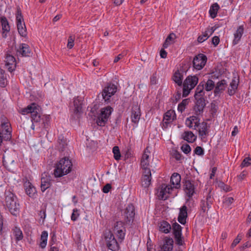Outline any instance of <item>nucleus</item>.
<instances>
[{
    "label": "nucleus",
    "instance_id": "obj_1",
    "mask_svg": "<svg viewBox=\"0 0 251 251\" xmlns=\"http://www.w3.org/2000/svg\"><path fill=\"white\" fill-rule=\"evenodd\" d=\"M11 214L17 216L20 211V204L15 195L10 190H6L4 192V204Z\"/></svg>",
    "mask_w": 251,
    "mask_h": 251
},
{
    "label": "nucleus",
    "instance_id": "obj_2",
    "mask_svg": "<svg viewBox=\"0 0 251 251\" xmlns=\"http://www.w3.org/2000/svg\"><path fill=\"white\" fill-rule=\"evenodd\" d=\"M73 164L71 160L65 157L55 164L53 174L55 177H60L67 175L72 171Z\"/></svg>",
    "mask_w": 251,
    "mask_h": 251
},
{
    "label": "nucleus",
    "instance_id": "obj_3",
    "mask_svg": "<svg viewBox=\"0 0 251 251\" xmlns=\"http://www.w3.org/2000/svg\"><path fill=\"white\" fill-rule=\"evenodd\" d=\"M40 107L35 103H32L27 106L26 108L22 109L21 113L25 115L30 113L32 124L31 128L34 130L36 126L39 127V123L41 122V115L39 113Z\"/></svg>",
    "mask_w": 251,
    "mask_h": 251
},
{
    "label": "nucleus",
    "instance_id": "obj_4",
    "mask_svg": "<svg viewBox=\"0 0 251 251\" xmlns=\"http://www.w3.org/2000/svg\"><path fill=\"white\" fill-rule=\"evenodd\" d=\"M104 244L106 248L112 251H118L120 249V241L115 238L113 233L110 231H105L103 233Z\"/></svg>",
    "mask_w": 251,
    "mask_h": 251
},
{
    "label": "nucleus",
    "instance_id": "obj_5",
    "mask_svg": "<svg viewBox=\"0 0 251 251\" xmlns=\"http://www.w3.org/2000/svg\"><path fill=\"white\" fill-rule=\"evenodd\" d=\"M199 78L197 75H189L186 77L183 83L182 97H187L197 84Z\"/></svg>",
    "mask_w": 251,
    "mask_h": 251
},
{
    "label": "nucleus",
    "instance_id": "obj_6",
    "mask_svg": "<svg viewBox=\"0 0 251 251\" xmlns=\"http://www.w3.org/2000/svg\"><path fill=\"white\" fill-rule=\"evenodd\" d=\"M16 20L17 29L19 34L22 37H25L27 36L26 28L21 10L19 6L17 8Z\"/></svg>",
    "mask_w": 251,
    "mask_h": 251
},
{
    "label": "nucleus",
    "instance_id": "obj_7",
    "mask_svg": "<svg viewBox=\"0 0 251 251\" xmlns=\"http://www.w3.org/2000/svg\"><path fill=\"white\" fill-rule=\"evenodd\" d=\"M1 126L2 128V132H0V136L2 140H10L11 138L12 128L8 120L4 116L1 117Z\"/></svg>",
    "mask_w": 251,
    "mask_h": 251
},
{
    "label": "nucleus",
    "instance_id": "obj_8",
    "mask_svg": "<svg viewBox=\"0 0 251 251\" xmlns=\"http://www.w3.org/2000/svg\"><path fill=\"white\" fill-rule=\"evenodd\" d=\"M126 232L125 224L122 221L117 222L113 228V233L116 235L119 241L122 242L125 239Z\"/></svg>",
    "mask_w": 251,
    "mask_h": 251
},
{
    "label": "nucleus",
    "instance_id": "obj_9",
    "mask_svg": "<svg viewBox=\"0 0 251 251\" xmlns=\"http://www.w3.org/2000/svg\"><path fill=\"white\" fill-rule=\"evenodd\" d=\"M113 109L111 107L108 106L101 109L100 114L98 118L97 123L98 126H104L108 121Z\"/></svg>",
    "mask_w": 251,
    "mask_h": 251
},
{
    "label": "nucleus",
    "instance_id": "obj_10",
    "mask_svg": "<svg viewBox=\"0 0 251 251\" xmlns=\"http://www.w3.org/2000/svg\"><path fill=\"white\" fill-rule=\"evenodd\" d=\"M134 211V207L132 204H129L124 210L122 216L126 223L129 224L133 221L135 216Z\"/></svg>",
    "mask_w": 251,
    "mask_h": 251
},
{
    "label": "nucleus",
    "instance_id": "obj_11",
    "mask_svg": "<svg viewBox=\"0 0 251 251\" xmlns=\"http://www.w3.org/2000/svg\"><path fill=\"white\" fill-rule=\"evenodd\" d=\"M214 198L211 194L210 191L206 196L203 197L201 201L200 207L201 208V211L202 213H205L211 208L212 204L213 203Z\"/></svg>",
    "mask_w": 251,
    "mask_h": 251
},
{
    "label": "nucleus",
    "instance_id": "obj_12",
    "mask_svg": "<svg viewBox=\"0 0 251 251\" xmlns=\"http://www.w3.org/2000/svg\"><path fill=\"white\" fill-rule=\"evenodd\" d=\"M117 87L116 85L109 83L104 88L102 92V97L105 101H109L110 98L117 92Z\"/></svg>",
    "mask_w": 251,
    "mask_h": 251
},
{
    "label": "nucleus",
    "instance_id": "obj_13",
    "mask_svg": "<svg viewBox=\"0 0 251 251\" xmlns=\"http://www.w3.org/2000/svg\"><path fill=\"white\" fill-rule=\"evenodd\" d=\"M3 165L9 171H12L13 169L16 166L15 155L10 154H5L3 156Z\"/></svg>",
    "mask_w": 251,
    "mask_h": 251
},
{
    "label": "nucleus",
    "instance_id": "obj_14",
    "mask_svg": "<svg viewBox=\"0 0 251 251\" xmlns=\"http://www.w3.org/2000/svg\"><path fill=\"white\" fill-rule=\"evenodd\" d=\"M172 227L176 243L179 246L182 245L183 241L182 239V227L177 223L173 224Z\"/></svg>",
    "mask_w": 251,
    "mask_h": 251
},
{
    "label": "nucleus",
    "instance_id": "obj_15",
    "mask_svg": "<svg viewBox=\"0 0 251 251\" xmlns=\"http://www.w3.org/2000/svg\"><path fill=\"white\" fill-rule=\"evenodd\" d=\"M206 61V55L203 54H199L193 59V67L196 70H201L205 66Z\"/></svg>",
    "mask_w": 251,
    "mask_h": 251
},
{
    "label": "nucleus",
    "instance_id": "obj_16",
    "mask_svg": "<svg viewBox=\"0 0 251 251\" xmlns=\"http://www.w3.org/2000/svg\"><path fill=\"white\" fill-rule=\"evenodd\" d=\"M196 103L195 106V111L196 115H199L202 114L203 112V109L206 105L205 100L203 97H199L198 95L195 97Z\"/></svg>",
    "mask_w": 251,
    "mask_h": 251
},
{
    "label": "nucleus",
    "instance_id": "obj_17",
    "mask_svg": "<svg viewBox=\"0 0 251 251\" xmlns=\"http://www.w3.org/2000/svg\"><path fill=\"white\" fill-rule=\"evenodd\" d=\"M195 186L194 183L189 180L184 182L183 189L189 199H190L195 193Z\"/></svg>",
    "mask_w": 251,
    "mask_h": 251
},
{
    "label": "nucleus",
    "instance_id": "obj_18",
    "mask_svg": "<svg viewBox=\"0 0 251 251\" xmlns=\"http://www.w3.org/2000/svg\"><path fill=\"white\" fill-rule=\"evenodd\" d=\"M17 51L20 54H21L22 56L24 57L31 56L32 54L29 45L25 43L20 44Z\"/></svg>",
    "mask_w": 251,
    "mask_h": 251
},
{
    "label": "nucleus",
    "instance_id": "obj_19",
    "mask_svg": "<svg viewBox=\"0 0 251 251\" xmlns=\"http://www.w3.org/2000/svg\"><path fill=\"white\" fill-rule=\"evenodd\" d=\"M5 55V65L7 67L8 71L11 72L15 69L16 59L12 55L9 53H7Z\"/></svg>",
    "mask_w": 251,
    "mask_h": 251
},
{
    "label": "nucleus",
    "instance_id": "obj_20",
    "mask_svg": "<svg viewBox=\"0 0 251 251\" xmlns=\"http://www.w3.org/2000/svg\"><path fill=\"white\" fill-rule=\"evenodd\" d=\"M141 116L140 108L137 105H134L132 107L131 119L132 122L137 124L138 123Z\"/></svg>",
    "mask_w": 251,
    "mask_h": 251
},
{
    "label": "nucleus",
    "instance_id": "obj_21",
    "mask_svg": "<svg viewBox=\"0 0 251 251\" xmlns=\"http://www.w3.org/2000/svg\"><path fill=\"white\" fill-rule=\"evenodd\" d=\"M51 179L50 176H47V174H44L42 175L41 179V189L44 192L48 188H50L51 186Z\"/></svg>",
    "mask_w": 251,
    "mask_h": 251
},
{
    "label": "nucleus",
    "instance_id": "obj_22",
    "mask_svg": "<svg viewBox=\"0 0 251 251\" xmlns=\"http://www.w3.org/2000/svg\"><path fill=\"white\" fill-rule=\"evenodd\" d=\"M216 28L217 27L215 26L211 27H209L207 28L205 32H203L201 35H200L198 37L197 39L199 43H202L205 41L210 35L213 33Z\"/></svg>",
    "mask_w": 251,
    "mask_h": 251
},
{
    "label": "nucleus",
    "instance_id": "obj_23",
    "mask_svg": "<svg viewBox=\"0 0 251 251\" xmlns=\"http://www.w3.org/2000/svg\"><path fill=\"white\" fill-rule=\"evenodd\" d=\"M0 21L2 26V36L3 38H5L7 37V34L10 31V26L9 23L4 16L1 17Z\"/></svg>",
    "mask_w": 251,
    "mask_h": 251
},
{
    "label": "nucleus",
    "instance_id": "obj_24",
    "mask_svg": "<svg viewBox=\"0 0 251 251\" xmlns=\"http://www.w3.org/2000/svg\"><path fill=\"white\" fill-rule=\"evenodd\" d=\"M26 194L31 198H34L36 195V188L29 182L26 181L24 184Z\"/></svg>",
    "mask_w": 251,
    "mask_h": 251
},
{
    "label": "nucleus",
    "instance_id": "obj_25",
    "mask_svg": "<svg viewBox=\"0 0 251 251\" xmlns=\"http://www.w3.org/2000/svg\"><path fill=\"white\" fill-rule=\"evenodd\" d=\"M227 84L225 79L221 80L216 83L215 85L214 93L215 96L222 93L226 89Z\"/></svg>",
    "mask_w": 251,
    "mask_h": 251
},
{
    "label": "nucleus",
    "instance_id": "obj_26",
    "mask_svg": "<svg viewBox=\"0 0 251 251\" xmlns=\"http://www.w3.org/2000/svg\"><path fill=\"white\" fill-rule=\"evenodd\" d=\"M239 78L235 77L232 79L227 90V93L229 96H233L236 93L239 84Z\"/></svg>",
    "mask_w": 251,
    "mask_h": 251
},
{
    "label": "nucleus",
    "instance_id": "obj_27",
    "mask_svg": "<svg viewBox=\"0 0 251 251\" xmlns=\"http://www.w3.org/2000/svg\"><path fill=\"white\" fill-rule=\"evenodd\" d=\"M187 207L186 205H183L179 210L178 217L177 218L178 221L182 225H185L186 223V220L187 218Z\"/></svg>",
    "mask_w": 251,
    "mask_h": 251
},
{
    "label": "nucleus",
    "instance_id": "obj_28",
    "mask_svg": "<svg viewBox=\"0 0 251 251\" xmlns=\"http://www.w3.org/2000/svg\"><path fill=\"white\" fill-rule=\"evenodd\" d=\"M174 241L172 238L166 237L164 244L161 247V251H172L173 248Z\"/></svg>",
    "mask_w": 251,
    "mask_h": 251
},
{
    "label": "nucleus",
    "instance_id": "obj_29",
    "mask_svg": "<svg viewBox=\"0 0 251 251\" xmlns=\"http://www.w3.org/2000/svg\"><path fill=\"white\" fill-rule=\"evenodd\" d=\"M181 176L177 173H174L171 177V183L173 188L178 189L180 187Z\"/></svg>",
    "mask_w": 251,
    "mask_h": 251
},
{
    "label": "nucleus",
    "instance_id": "obj_30",
    "mask_svg": "<svg viewBox=\"0 0 251 251\" xmlns=\"http://www.w3.org/2000/svg\"><path fill=\"white\" fill-rule=\"evenodd\" d=\"M176 118V114L174 110H170L164 114L163 121L166 125L172 122Z\"/></svg>",
    "mask_w": 251,
    "mask_h": 251
},
{
    "label": "nucleus",
    "instance_id": "obj_31",
    "mask_svg": "<svg viewBox=\"0 0 251 251\" xmlns=\"http://www.w3.org/2000/svg\"><path fill=\"white\" fill-rule=\"evenodd\" d=\"M244 32V27L243 25H240L239 26L235 33L234 34V38L233 40L232 44L233 45H235L240 40Z\"/></svg>",
    "mask_w": 251,
    "mask_h": 251
},
{
    "label": "nucleus",
    "instance_id": "obj_32",
    "mask_svg": "<svg viewBox=\"0 0 251 251\" xmlns=\"http://www.w3.org/2000/svg\"><path fill=\"white\" fill-rule=\"evenodd\" d=\"M182 138L189 143H193L197 139V136L191 131H185L182 135Z\"/></svg>",
    "mask_w": 251,
    "mask_h": 251
},
{
    "label": "nucleus",
    "instance_id": "obj_33",
    "mask_svg": "<svg viewBox=\"0 0 251 251\" xmlns=\"http://www.w3.org/2000/svg\"><path fill=\"white\" fill-rule=\"evenodd\" d=\"M147 149L145 151L141 159L140 165L142 169L149 168L150 165L149 160V155L147 153Z\"/></svg>",
    "mask_w": 251,
    "mask_h": 251
},
{
    "label": "nucleus",
    "instance_id": "obj_34",
    "mask_svg": "<svg viewBox=\"0 0 251 251\" xmlns=\"http://www.w3.org/2000/svg\"><path fill=\"white\" fill-rule=\"evenodd\" d=\"M159 229L162 232L168 233L171 229V226L167 222L163 221L159 224Z\"/></svg>",
    "mask_w": 251,
    "mask_h": 251
},
{
    "label": "nucleus",
    "instance_id": "obj_35",
    "mask_svg": "<svg viewBox=\"0 0 251 251\" xmlns=\"http://www.w3.org/2000/svg\"><path fill=\"white\" fill-rule=\"evenodd\" d=\"M81 100H79L78 97L75 98L74 100V112L75 114H78L81 112Z\"/></svg>",
    "mask_w": 251,
    "mask_h": 251
},
{
    "label": "nucleus",
    "instance_id": "obj_36",
    "mask_svg": "<svg viewBox=\"0 0 251 251\" xmlns=\"http://www.w3.org/2000/svg\"><path fill=\"white\" fill-rule=\"evenodd\" d=\"M173 79L178 86H181L182 84L183 75L178 70L176 71L173 76Z\"/></svg>",
    "mask_w": 251,
    "mask_h": 251
},
{
    "label": "nucleus",
    "instance_id": "obj_37",
    "mask_svg": "<svg viewBox=\"0 0 251 251\" xmlns=\"http://www.w3.org/2000/svg\"><path fill=\"white\" fill-rule=\"evenodd\" d=\"M50 120V115H44L42 118L41 117V122L39 123V128H47L49 126Z\"/></svg>",
    "mask_w": 251,
    "mask_h": 251
},
{
    "label": "nucleus",
    "instance_id": "obj_38",
    "mask_svg": "<svg viewBox=\"0 0 251 251\" xmlns=\"http://www.w3.org/2000/svg\"><path fill=\"white\" fill-rule=\"evenodd\" d=\"M7 84V81L5 71L0 68V87L4 88Z\"/></svg>",
    "mask_w": 251,
    "mask_h": 251
},
{
    "label": "nucleus",
    "instance_id": "obj_39",
    "mask_svg": "<svg viewBox=\"0 0 251 251\" xmlns=\"http://www.w3.org/2000/svg\"><path fill=\"white\" fill-rule=\"evenodd\" d=\"M219 9L220 6L217 3H215L210 6L209 13L212 18H215L216 17Z\"/></svg>",
    "mask_w": 251,
    "mask_h": 251
},
{
    "label": "nucleus",
    "instance_id": "obj_40",
    "mask_svg": "<svg viewBox=\"0 0 251 251\" xmlns=\"http://www.w3.org/2000/svg\"><path fill=\"white\" fill-rule=\"evenodd\" d=\"M48 233L47 231H43L41 235V242L40 246L41 248L44 249L46 247L47 243Z\"/></svg>",
    "mask_w": 251,
    "mask_h": 251
},
{
    "label": "nucleus",
    "instance_id": "obj_41",
    "mask_svg": "<svg viewBox=\"0 0 251 251\" xmlns=\"http://www.w3.org/2000/svg\"><path fill=\"white\" fill-rule=\"evenodd\" d=\"M166 188V184H162L161 185L160 189L158 192V197H159V199L165 200L169 197V196H166V193H165Z\"/></svg>",
    "mask_w": 251,
    "mask_h": 251
},
{
    "label": "nucleus",
    "instance_id": "obj_42",
    "mask_svg": "<svg viewBox=\"0 0 251 251\" xmlns=\"http://www.w3.org/2000/svg\"><path fill=\"white\" fill-rule=\"evenodd\" d=\"M151 176L142 175L141 178L142 186L145 188H148L151 183Z\"/></svg>",
    "mask_w": 251,
    "mask_h": 251
},
{
    "label": "nucleus",
    "instance_id": "obj_43",
    "mask_svg": "<svg viewBox=\"0 0 251 251\" xmlns=\"http://www.w3.org/2000/svg\"><path fill=\"white\" fill-rule=\"evenodd\" d=\"M176 38V35L175 34L172 33H170L169 36L167 37L166 39L163 46L164 48H167L169 45H170L171 44L173 43L174 42V40Z\"/></svg>",
    "mask_w": 251,
    "mask_h": 251
},
{
    "label": "nucleus",
    "instance_id": "obj_44",
    "mask_svg": "<svg viewBox=\"0 0 251 251\" xmlns=\"http://www.w3.org/2000/svg\"><path fill=\"white\" fill-rule=\"evenodd\" d=\"M204 89V82H201L196 88L194 97L197 95L199 97H203L204 95V92H203Z\"/></svg>",
    "mask_w": 251,
    "mask_h": 251
},
{
    "label": "nucleus",
    "instance_id": "obj_45",
    "mask_svg": "<svg viewBox=\"0 0 251 251\" xmlns=\"http://www.w3.org/2000/svg\"><path fill=\"white\" fill-rule=\"evenodd\" d=\"M207 123H202L199 130V135L201 137H205L207 134Z\"/></svg>",
    "mask_w": 251,
    "mask_h": 251
},
{
    "label": "nucleus",
    "instance_id": "obj_46",
    "mask_svg": "<svg viewBox=\"0 0 251 251\" xmlns=\"http://www.w3.org/2000/svg\"><path fill=\"white\" fill-rule=\"evenodd\" d=\"M204 89L206 91H210L215 87V82L211 79H208L206 82L204 83Z\"/></svg>",
    "mask_w": 251,
    "mask_h": 251
},
{
    "label": "nucleus",
    "instance_id": "obj_47",
    "mask_svg": "<svg viewBox=\"0 0 251 251\" xmlns=\"http://www.w3.org/2000/svg\"><path fill=\"white\" fill-rule=\"evenodd\" d=\"M14 235L17 241L21 240L23 238V234L22 231L20 228L15 227L13 229Z\"/></svg>",
    "mask_w": 251,
    "mask_h": 251
},
{
    "label": "nucleus",
    "instance_id": "obj_48",
    "mask_svg": "<svg viewBox=\"0 0 251 251\" xmlns=\"http://www.w3.org/2000/svg\"><path fill=\"white\" fill-rule=\"evenodd\" d=\"M112 151L114 154V158L116 160L120 159L121 155L118 146H115L113 148Z\"/></svg>",
    "mask_w": 251,
    "mask_h": 251
},
{
    "label": "nucleus",
    "instance_id": "obj_49",
    "mask_svg": "<svg viewBox=\"0 0 251 251\" xmlns=\"http://www.w3.org/2000/svg\"><path fill=\"white\" fill-rule=\"evenodd\" d=\"M189 101V99H188L183 100L181 102L178 104L177 107L178 110L181 113L184 111L185 109L186 105L188 104Z\"/></svg>",
    "mask_w": 251,
    "mask_h": 251
},
{
    "label": "nucleus",
    "instance_id": "obj_50",
    "mask_svg": "<svg viewBox=\"0 0 251 251\" xmlns=\"http://www.w3.org/2000/svg\"><path fill=\"white\" fill-rule=\"evenodd\" d=\"M58 143L59 148L62 151H63L65 149V148L67 145V143L66 141L63 139V137H62V138L59 137L58 138Z\"/></svg>",
    "mask_w": 251,
    "mask_h": 251
},
{
    "label": "nucleus",
    "instance_id": "obj_51",
    "mask_svg": "<svg viewBox=\"0 0 251 251\" xmlns=\"http://www.w3.org/2000/svg\"><path fill=\"white\" fill-rule=\"evenodd\" d=\"M75 39V37L74 36H70L68 40L67 47L69 49H71L73 48L74 46V41Z\"/></svg>",
    "mask_w": 251,
    "mask_h": 251
},
{
    "label": "nucleus",
    "instance_id": "obj_52",
    "mask_svg": "<svg viewBox=\"0 0 251 251\" xmlns=\"http://www.w3.org/2000/svg\"><path fill=\"white\" fill-rule=\"evenodd\" d=\"M251 164V158L250 157H246L242 162L241 167H248Z\"/></svg>",
    "mask_w": 251,
    "mask_h": 251
},
{
    "label": "nucleus",
    "instance_id": "obj_53",
    "mask_svg": "<svg viewBox=\"0 0 251 251\" xmlns=\"http://www.w3.org/2000/svg\"><path fill=\"white\" fill-rule=\"evenodd\" d=\"M181 149L186 154H188L191 151L190 146L187 144L183 145L181 147Z\"/></svg>",
    "mask_w": 251,
    "mask_h": 251
},
{
    "label": "nucleus",
    "instance_id": "obj_54",
    "mask_svg": "<svg viewBox=\"0 0 251 251\" xmlns=\"http://www.w3.org/2000/svg\"><path fill=\"white\" fill-rule=\"evenodd\" d=\"M196 119V117H194V116L188 118L186 120V124L189 128H191L193 126H192L193 122H194V121Z\"/></svg>",
    "mask_w": 251,
    "mask_h": 251
},
{
    "label": "nucleus",
    "instance_id": "obj_55",
    "mask_svg": "<svg viewBox=\"0 0 251 251\" xmlns=\"http://www.w3.org/2000/svg\"><path fill=\"white\" fill-rule=\"evenodd\" d=\"M173 156L177 160H180L182 159L181 154L176 150L173 151Z\"/></svg>",
    "mask_w": 251,
    "mask_h": 251
},
{
    "label": "nucleus",
    "instance_id": "obj_56",
    "mask_svg": "<svg viewBox=\"0 0 251 251\" xmlns=\"http://www.w3.org/2000/svg\"><path fill=\"white\" fill-rule=\"evenodd\" d=\"M194 153L198 155H202L204 154V150L201 147L197 146L194 150Z\"/></svg>",
    "mask_w": 251,
    "mask_h": 251
},
{
    "label": "nucleus",
    "instance_id": "obj_57",
    "mask_svg": "<svg viewBox=\"0 0 251 251\" xmlns=\"http://www.w3.org/2000/svg\"><path fill=\"white\" fill-rule=\"evenodd\" d=\"M242 236L240 234H238L237 237L234 240L233 243H232L231 247L232 248L235 247L241 240Z\"/></svg>",
    "mask_w": 251,
    "mask_h": 251
},
{
    "label": "nucleus",
    "instance_id": "obj_58",
    "mask_svg": "<svg viewBox=\"0 0 251 251\" xmlns=\"http://www.w3.org/2000/svg\"><path fill=\"white\" fill-rule=\"evenodd\" d=\"M78 216L79 214L78 213V210L77 209H74L71 216V220L73 221H76Z\"/></svg>",
    "mask_w": 251,
    "mask_h": 251
},
{
    "label": "nucleus",
    "instance_id": "obj_59",
    "mask_svg": "<svg viewBox=\"0 0 251 251\" xmlns=\"http://www.w3.org/2000/svg\"><path fill=\"white\" fill-rule=\"evenodd\" d=\"M151 83L152 85H154L157 83V79L156 76V73H154L150 78Z\"/></svg>",
    "mask_w": 251,
    "mask_h": 251
},
{
    "label": "nucleus",
    "instance_id": "obj_60",
    "mask_svg": "<svg viewBox=\"0 0 251 251\" xmlns=\"http://www.w3.org/2000/svg\"><path fill=\"white\" fill-rule=\"evenodd\" d=\"M111 189V185L109 183L106 184L102 188V192L104 193H108Z\"/></svg>",
    "mask_w": 251,
    "mask_h": 251
},
{
    "label": "nucleus",
    "instance_id": "obj_61",
    "mask_svg": "<svg viewBox=\"0 0 251 251\" xmlns=\"http://www.w3.org/2000/svg\"><path fill=\"white\" fill-rule=\"evenodd\" d=\"M220 42V39L218 36H215L212 39V43L215 47L217 46Z\"/></svg>",
    "mask_w": 251,
    "mask_h": 251
},
{
    "label": "nucleus",
    "instance_id": "obj_62",
    "mask_svg": "<svg viewBox=\"0 0 251 251\" xmlns=\"http://www.w3.org/2000/svg\"><path fill=\"white\" fill-rule=\"evenodd\" d=\"M142 175H147V176H151V169L149 168L142 169Z\"/></svg>",
    "mask_w": 251,
    "mask_h": 251
},
{
    "label": "nucleus",
    "instance_id": "obj_63",
    "mask_svg": "<svg viewBox=\"0 0 251 251\" xmlns=\"http://www.w3.org/2000/svg\"><path fill=\"white\" fill-rule=\"evenodd\" d=\"M233 201L234 199L232 197H228L225 199L224 202L227 205H229L233 202Z\"/></svg>",
    "mask_w": 251,
    "mask_h": 251
},
{
    "label": "nucleus",
    "instance_id": "obj_64",
    "mask_svg": "<svg viewBox=\"0 0 251 251\" xmlns=\"http://www.w3.org/2000/svg\"><path fill=\"white\" fill-rule=\"evenodd\" d=\"M173 187H172V186L166 185V188H165V191L166 196H169V195L171 193V191L173 190Z\"/></svg>",
    "mask_w": 251,
    "mask_h": 251
}]
</instances>
